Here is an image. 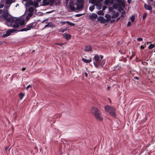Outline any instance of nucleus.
<instances>
[{
    "mask_svg": "<svg viewBox=\"0 0 155 155\" xmlns=\"http://www.w3.org/2000/svg\"><path fill=\"white\" fill-rule=\"evenodd\" d=\"M4 6V5L3 4H0V8H2Z\"/></svg>",
    "mask_w": 155,
    "mask_h": 155,
    "instance_id": "nucleus-46",
    "label": "nucleus"
},
{
    "mask_svg": "<svg viewBox=\"0 0 155 155\" xmlns=\"http://www.w3.org/2000/svg\"><path fill=\"white\" fill-rule=\"evenodd\" d=\"M120 18L119 17L117 19V21L119 20V19Z\"/></svg>",
    "mask_w": 155,
    "mask_h": 155,
    "instance_id": "nucleus-63",
    "label": "nucleus"
},
{
    "mask_svg": "<svg viewBox=\"0 0 155 155\" xmlns=\"http://www.w3.org/2000/svg\"><path fill=\"white\" fill-rule=\"evenodd\" d=\"M99 58V56L98 55H96L93 58L94 64L95 67L97 68H99V66L97 64Z\"/></svg>",
    "mask_w": 155,
    "mask_h": 155,
    "instance_id": "nucleus-8",
    "label": "nucleus"
},
{
    "mask_svg": "<svg viewBox=\"0 0 155 155\" xmlns=\"http://www.w3.org/2000/svg\"><path fill=\"white\" fill-rule=\"evenodd\" d=\"M117 0H105V2L106 4H113Z\"/></svg>",
    "mask_w": 155,
    "mask_h": 155,
    "instance_id": "nucleus-14",
    "label": "nucleus"
},
{
    "mask_svg": "<svg viewBox=\"0 0 155 155\" xmlns=\"http://www.w3.org/2000/svg\"><path fill=\"white\" fill-rule=\"evenodd\" d=\"M66 23H68L69 25L71 26H73L75 25L74 24V23L70 22L68 21H66Z\"/></svg>",
    "mask_w": 155,
    "mask_h": 155,
    "instance_id": "nucleus-30",
    "label": "nucleus"
},
{
    "mask_svg": "<svg viewBox=\"0 0 155 155\" xmlns=\"http://www.w3.org/2000/svg\"><path fill=\"white\" fill-rule=\"evenodd\" d=\"M96 8L98 9H100L102 8V4L101 3H97L96 5Z\"/></svg>",
    "mask_w": 155,
    "mask_h": 155,
    "instance_id": "nucleus-16",
    "label": "nucleus"
},
{
    "mask_svg": "<svg viewBox=\"0 0 155 155\" xmlns=\"http://www.w3.org/2000/svg\"><path fill=\"white\" fill-rule=\"evenodd\" d=\"M95 8V6L94 5H92L90 7L89 9L91 12H92Z\"/></svg>",
    "mask_w": 155,
    "mask_h": 155,
    "instance_id": "nucleus-24",
    "label": "nucleus"
},
{
    "mask_svg": "<svg viewBox=\"0 0 155 155\" xmlns=\"http://www.w3.org/2000/svg\"><path fill=\"white\" fill-rule=\"evenodd\" d=\"M82 15V14H78L76 15V17H80Z\"/></svg>",
    "mask_w": 155,
    "mask_h": 155,
    "instance_id": "nucleus-45",
    "label": "nucleus"
},
{
    "mask_svg": "<svg viewBox=\"0 0 155 155\" xmlns=\"http://www.w3.org/2000/svg\"><path fill=\"white\" fill-rule=\"evenodd\" d=\"M8 147H6L5 148V150H6V151H7V150H8Z\"/></svg>",
    "mask_w": 155,
    "mask_h": 155,
    "instance_id": "nucleus-57",
    "label": "nucleus"
},
{
    "mask_svg": "<svg viewBox=\"0 0 155 155\" xmlns=\"http://www.w3.org/2000/svg\"><path fill=\"white\" fill-rule=\"evenodd\" d=\"M34 2L32 1H30L28 2V4H29L30 5H33Z\"/></svg>",
    "mask_w": 155,
    "mask_h": 155,
    "instance_id": "nucleus-38",
    "label": "nucleus"
},
{
    "mask_svg": "<svg viewBox=\"0 0 155 155\" xmlns=\"http://www.w3.org/2000/svg\"><path fill=\"white\" fill-rule=\"evenodd\" d=\"M84 50L85 51H87V48H86L84 49Z\"/></svg>",
    "mask_w": 155,
    "mask_h": 155,
    "instance_id": "nucleus-61",
    "label": "nucleus"
},
{
    "mask_svg": "<svg viewBox=\"0 0 155 155\" xmlns=\"http://www.w3.org/2000/svg\"><path fill=\"white\" fill-rule=\"evenodd\" d=\"M33 25L34 24L33 23H31L30 24L28 25H27L26 27L23 28L19 30H17V32L18 31H26L28 30H31L32 28H33V27L34 26Z\"/></svg>",
    "mask_w": 155,
    "mask_h": 155,
    "instance_id": "nucleus-6",
    "label": "nucleus"
},
{
    "mask_svg": "<svg viewBox=\"0 0 155 155\" xmlns=\"http://www.w3.org/2000/svg\"><path fill=\"white\" fill-rule=\"evenodd\" d=\"M98 2H99L100 3L102 1H103V0H97Z\"/></svg>",
    "mask_w": 155,
    "mask_h": 155,
    "instance_id": "nucleus-53",
    "label": "nucleus"
},
{
    "mask_svg": "<svg viewBox=\"0 0 155 155\" xmlns=\"http://www.w3.org/2000/svg\"><path fill=\"white\" fill-rule=\"evenodd\" d=\"M104 109L105 111L108 112L112 117H115L116 116L115 109L114 107L107 105L104 107Z\"/></svg>",
    "mask_w": 155,
    "mask_h": 155,
    "instance_id": "nucleus-3",
    "label": "nucleus"
},
{
    "mask_svg": "<svg viewBox=\"0 0 155 155\" xmlns=\"http://www.w3.org/2000/svg\"><path fill=\"white\" fill-rule=\"evenodd\" d=\"M64 30H65V29H61L60 30V32H63L64 31Z\"/></svg>",
    "mask_w": 155,
    "mask_h": 155,
    "instance_id": "nucleus-47",
    "label": "nucleus"
},
{
    "mask_svg": "<svg viewBox=\"0 0 155 155\" xmlns=\"http://www.w3.org/2000/svg\"><path fill=\"white\" fill-rule=\"evenodd\" d=\"M85 76L86 77H87V73H86V72H85Z\"/></svg>",
    "mask_w": 155,
    "mask_h": 155,
    "instance_id": "nucleus-58",
    "label": "nucleus"
},
{
    "mask_svg": "<svg viewBox=\"0 0 155 155\" xmlns=\"http://www.w3.org/2000/svg\"><path fill=\"white\" fill-rule=\"evenodd\" d=\"M11 4H7L6 5H5V10H8V9L10 7Z\"/></svg>",
    "mask_w": 155,
    "mask_h": 155,
    "instance_id": "nucleus-29",
    "label": "nucleus"
},
{
    "mask_svg": "<svg viewBox=\"0 0 155 155\" xmlns=\"http://www.w3.org/2000/svg\"><path fill=\"white\" fill-rule=\"evenodd\" d=\"M154 47L155 45L154 44H151L149 46L148 48L149 49H151L154 48Z\"/></svg>",
    "mask_w": 155,
    "mask_h": 155,
    "instance_id": "nucleus-21",
    "label": "nucleus"
},
{
    "mask_svg": "<svg viewBox=\"0 0 155 155\" xmlns=\"http://www.w3.org/2000/svg\"><path fill=\"white\" fill-rule=\"evenodd\" d=\"M144 7L146 9L149 11L150 13H151L152 9V8L151 6L147 5L146 4H144Z\"/></svg>",
    "mask_w": 155,
    "mask_h": 155,
    "instance_id": "nucleus-12",
    "label": "nucleus"
},
{
    "mask_svg": "<svg viewBox=\"0 0 155 155\" xmlns=\"http://www.w3.org/2000/svg\"><path fill=\"white\" fill-rule=\"evenodd\" d=\"M118 8L119 5L116 4H114L113 7H108L109 12L108 13L106 14L105 15V17L106 19H105L102 16H100L97 18V20L100 21L101 23L109 22L110 21L111 18H115L118 16V14L115 12L114 10V8L117 9Z\"/></svg>",
    "mask_w": 155,
    "mask_h": 155,
    "instance_id": "nucleus-1",
    "label": "nucleus"
},
{
    "mask_svg": "<svg viewBox=\"0 0 155 155\" xmlns=\"http://www.w3.org/2000/svg\"><path fill=\"white\" fill-rule=\"evenodd\" d=\"M110 88V87L108 86V87L107 88L108 90H109Z\"/></svg>",
    "mask_w": 155,
    "mask_h": 155,
    "instance_id": "nucleus-62",
    "label": "nucleus"
},
{
    "mask_svg": "<svg viewBox=\"0 0 155 155\" xmlns=\"http://www.w3.org/2000/svg\"><path fill=\"white\" fill-rule=\"evenodd\" d=\"M25 21L24 20L20 19L17 20L15 21V24L12 25L14 28H17L19 27V25H22L24 24Z\"/></svg>",
    "mask_w": 155,
    "mask_h": 155,
    "instance_id": "nucleus-4",
    "label": "nucleus"
},
{
    "mask_svg": "<svg viewBox=\"0 0 155 155\" xmlns=\"http://www.w3.org/2000/svg\"><path fill=\"white\" fill-rule=\"evenodd\" d=\"M84 1L83 0H77L75 5H77L76 10H80L83 8Z\"/></svg>",
    "mask_w": 155,
    "mask_h": 155,
    "instance_id": "nucleus-5",
    "label": "nucleus"
},
{
    "mask_svg": "<svg viewBox=\"0 0 155 155\" xmlns=\"http://www.w3.org/2000/svg\"><path fill=\"white\" fill-rule=\"evenodd\" d=\"M17 31V30L14 29H10L6 31V34L2 35V37L3 38H5L11 35V33L16 32Z\"/></svg>",
    "mask_w": 155,
    "mask_h": 155,
    "instance_id": "nucleus-7",
    "label": "nucleus"
},
{
    "mask_svg": "<svg viewBox=\"0 0 155 155\" xmlns=\"http://www.w3.org/2000/svg\"><path fill=\"white\" fill-rule=\"evenodd\" d=\"M25 68H22V71H24L25 70Z\"/></svg>",
    "mask_w": 155,
    "mask_h": 155,
    "instance_id": "nucleus-54",
    "label": "nucleus"
},
{
    "mask_svg": "<svg viewBox=\"0 0 155 155\" xmlns=\"http://www.w3.org/2000/svg\"><path fill=\"white\" fill-rule=\"evenodd\" d=\"M130 20L132 22L134 21V16L132 15L130 18Z\"/></svg>",
    "mask_w": 155,
    "mask_h": 155,
    "instance_id": "nucleus-33",
    "label": "nucleus"
},
{
    "mask_svg": "<svg viewBox=\"0 0 155 155\" xmlns=\"http://www.w3.org/2000/svg\"><path fill=\"white\" fill-rule=\"evenodd\" d=\"M47 20V19H45V20H43V21H42V23H44V22H45V21H46V20Z\"/></svg>",
    "mask_w": 155,
    "mask_h": 155,
    "instance_id": "nucleus-56",
    "label": "nucleus"
},
{
    "mask_svg": "<svg viewBox=\"0 0 155 155\" xmlns=\"http://www.w3.org/2000/svg\"><path fill=\"white\" fill-rule=\"evenodd\" d=\"M151 2H153V0H149Z\"/></svg>",
    "mask_w": 155,
    "mask_h": 155,
    "instance_id": "nucleus-64",
    "label": "nucleus"
},
{
    "mask_svg": "<svg viewBox=\"0 0 155 155\" xmlns=\"http://www.w3.org/2000/svg\"><path fill=\"white\" fill-rule=\"evenodd\" d=\"M137 40L139 41H142L143 40V39L141 38H139L137 39Z\"/></svg>",
    "mask_w": 155,
    "mask_h": 155,
    "instance_id": "nucleus-37",
    "label": "nucleus"
},
{
    "mask_svg": "<svg viewBox=\"0 0 155 155\" xmlns=\"http://www.w3.org/2000/svg\"><path fill=\"white\" fill-rule=\"evenodd\" d=\"M82 61H84V62L87 63V59L84 58H82Z\"/></svg>",
    "mask_w": 155,
    "mask_h": 155,
    "instance_id": "nucleus-36",
    "label": "nucleus"
},
{
    "mask_svg": "<svg viewBox=\"0 0 155 155\" xmlns=\"http://www.w3.org/2000/svg\"><path fill=\"white\" fill-rule=\"evenodd\" d=\"M97 14L98 15H104L103 12L102 10H100V11H98L97 12Z\"/></svg>",
    "mask_w": 155,
    "mask_h": 155,
    "instance_id": "nucleus-23",
    "label": "nucleus"
},
{
    "mask_svg": "<svg viewBox=\"0 0 155 155\" xmlns=\"http://www.w3.org/2000/svg\"><path fill=\"white\" fill-rule=\"evenodd\" d=\"M105 60H99L98 61L97 64L99 66V68L100 66L101 67H103L105 63Z\"/></svg>",
    "mask_w": 155,
    "mask_h": 155,
    "instance_id": "nucleus-11",
    "label": "nucleus"
},
{
    "mask_svg": "<svg viewBox=\"0 0 155 155\" xmlns=\"http://www.w3.org/2000/svg\"><path fill=\"white\" fill-rule=\"evenodd\" d=\"M65 23H66V22L65 21H61V23L62 24H64Z\"/></svg>",
    "mask_w": 155,
    "mask_h": 155,
    "instance_id": "nucleus-48",
    "label": "nucleus"
},
{
    "mask_svg": "<svg viewBox=\"0 0 155 155\" xmlns=\"http://www.w3.org/2000/svg\"><path fill=\"white\" fill-rule=\"evenodd\" d=\"M69 9L70 10L72 11H74L75 10V8L72 5H70Z\"/></svg>",
    "mask_w": 155,
    "mask_h": 155,
    "instance_id": "nucleus-20",
    "label": "nucleus"
},
{
    "mask_svg": "<svg viewBox=\"0 0 155 155\" xmlns=\"http://www.w3.org/2000/svg\"><path fill=\"white\" fill-rule=\"evenodd\" d=\"M97 17V16L95 13H93L90 16L89 18L92 20H95Z\"/></svg>",
    "mask_w": 155,
    "mask_h": 155,
    "instance_id": "nucleus-13",
    "label": "nucleus"
},
{
    "mask_svg": "<svg viewBox=\"0 0 155 155\" xmlns=\"http://www.w3.org/2000/svg\"><path fill=\"white\" fill-rule=\"evenodd\" d=\"M144 63H146V64H147V62H144V63H143V62H142V63L143 64H144Z\"/></svg>",
    "mask_w": 155,
    "mask_h": 155,
    "instance_id": "nucleus-60",
    "label": "nucleus"
},
{
    "mask_svg": "<svg viewBox=\"0 0 155 155\" xmlns=\"http://www.w3.org/2000/svg\"><path fill=\"white\" fill-rule=\"evenodd\" d=\"M42 0H36L38 2H40Z\"/></svg>",
    "mask_w": 155,
    "mask_h": 155,
    "instance_id": "nucleus-59",
    "label": "nucleus"
},
{
    "mask_svg": "<svg viewBox=\"0 0 155 155\" xmlns=\"http://www.w3.org/2000/svg\"><path fill=\"white\" fill-rule=\"evenodd\" d=\"M117 2L119 5L124 6V3L122 0H117Z\"/></svg>",
    "mask_w": 155,
    "mask_h": 155,
    "instance_id": "nucleus-17",
    "label": "nucleus"
},
{
    "mask_svg": "<svg viewBox=\"0 0 155 155\" xmlns=\"http://www.w3.org/2000/svg\"><path fill=\"white\" fill-rule=\"evenodd\" d=\"M64 44L63 43H56L55 44L56 45H60L61 46H62L63 45H64Z\"/></svg>",
    "mask_w": 155,
    "mask_h": 155,
    "instance_id": "nucleus-43",
    "label": "nucleus"
},
{
    "mask_svg": "<svg viewBox=\"0 0 155 155\" xmlns=\"http://www.w3.org/2000/svg\"><path fill=\"white\" fill-rule=\"evenodd\" d=\"M33 5H34V6L35 7H38V3L36 2H34V3L33 4Z\"/></svg>",
    "mask_w": 155,
    "mask_h": 155,
    "instance_id": "nucleus-27",
    "label": "nucleus"
},
{
    "mask_svg": "<svg viewBox=\"0 0 155 155\" xmlns=\"http://www.w3.org/2000/svg\"><path fill=\"white\" fill-rule=\"evenodd\" d=\"M100 58H101V59H102L103 58V55H100Z\"/></svg>",
    "mask_w": 155,
    "mask_h": 155,
    "instance_id": "nucleus-52",
    "label": "nucleus"
},
{
    "mask_svg": "<svg viewBox=\"0 0 155 155\" xmlns=\"http://www.w3.org/2000/svg\"><path fill=\"white\" fill-rule=\"evenodd\" d=\"M14 0H6L5 3L6 4H11Z\"/></svg>",
    "mask_w": 155,
    "mask_h": 155,
    "instance_id": "nucleus-19",
    "label": "nucleus"
},
{
    "mask_svg": "<svg viewBox=\"0 0 155 155\" xmlns=\"http://www.w3.org/2000/svg\"><path fill=\"white\" fill-rule=\"evenodd\" d=\"M147 13H144L143 14V19H145L147 17Z\"/></svg>",
    "mask_w": 155,
    "mask_h": 155,
    "instance_id": "nucleus-34",
    "label": "nucleus"
},
{
    "mask_svg": "<svg viewBox=\"0 0 155 155\" xmlns=\"http://www.w3.org/2000/svg\"><path fill=\"white\" fill-rule=\"evenodd\" d=\"M125 12L124 11H122L121 13V15L120 16V17H124V15L125 14Z\"/></svg>",
    "mask_w": 155,
    "mask_h": 155,
    "instance_id": "nucleus-31",
    "label": "nucleus"
},
{
    "mask_svg": "<svg viewBox=\"0 0 155 155\" xmlns=\"http://www.w3.org/2000/svg\"><path fill=\"white\" fill-rule=\"evenodd\" d=\"M33 13L29 12V13L28 14V16L26 17V18L27 19H29V17H30L31 16L33 15Z\"/></svg>",
    "mask_w": 155,
    "mask_h": 155,
    "instance_id": "nucleus-26",
    "label": "nucleus"
},
{
    "mask_svg": "<svg viewBox=\"0 0 155 155\" xmlns=\"http://www.w3.org/2000/svg\"><path fill=\"white\" fill-rule=\"evenodd\" d=\"M34 8L32 7H31L29 8L28 10L29 12L33 13V12L34 11Z\"/></svg>",
    "mask_w": 155,
    "mask_h": 155,
    "instance_id": "nucleus-22",
    "label": "nucleus"
},
{
    "mask_svg": "<svg viewBox=\"0 0 155 155\" xmlns=\"http://www.w3.org/2000/svg\"><path fill=\"white\" fill-rule=\"evenodd\" d=\"M134 78L137 80H138L139 79V78L137 77H134Z\"/></svg>",
    "mask_w": 155,
    "mask_h": 155,
    "instance_id": "nucleus-50",
    "label": "nucleus"
},
{
    "mask_svg": "<svg viewBox=\"0 0 155 155\" xmlns=\"http://www.w3.org/2000/svg\"><path fill=\"white\" fill-rule=\"evenodd\" d=\"M91 59H88V63L91 62Z\"/></svg>",
    "mask_w": 155,
    "mask_h": 155,
    "instance_id": "nucleus-55",
    "label": "nucleus"
},
{
    "mask_svg": "<svg viewBox=\"0 0 155 155\" xmlns=\"http://www.w3.org/2000/svg\"><path fill=\"white\" fill-rule=\"evenodd\" d=\"M31 87L32 86L31 85H29L26 87V89L28 91L29 87Z\"/></svg>",
    "mask_w": 155,
    "mask_h": 155,
    "instance_id": "nucleus-39",
    "label": "nucleus"
},
{
    "mask_svg": "<svg viewBox=\"0 0 155 155\" xmlns=\"http://www.w3.org/2000/svg\"><path fill=\"white\" fill-rule=\"evenodd\" d=\"M92 110L93 111V113L96 119L99 121L102 120L103 118L101 116V112L96 107H92Z\"/></svg>",
    "mask_w": 155,
    "mask_h": 155,
    "instance_id": "nucleus-2",
    "label": "nucleus"
},
{
    "mask_svg": "<svg viewBox=\"0 0 155 155\" xmlns=\"http://www.w3.org/2000/svg\"><path fill=\"white\" fill-rule=\"evenodd\" d=\"M54 26V25L51 22H49L48 23V24L46 25L45 27V28H47V27H53Z\"/></svg>",
    "mask_w": 155,
    "mask_h": 155,
    "instance_id": "nucleus-18",
    "label": "nucleus"
},
{
    "mask_svg": "<svg viewBox=\"0 0 155 155\" xmlns=\"http://www.w3.org/2000/svg\"><path fill=\"white\" fill-rule=\"evenodd\" d=\"M63 37L67 40H68L71 38V35L70 34L64 33L63 34Z\"/></svg>",
    "mask_w": 155,
    "mask_h": 155,
    "instance_id": "nucleus-15",
    "label": "nucleus"
},
{
    "mask_svg": "<svg viewBox=\"0 0 155 155\" xmlns=\"http://www.w3.org/2000/svg\"><path fill=\"white\" fill-rule=\"evenodd\" d=\"M48 0H43V3L45 5H47L48 4Z\"/></svg>",
    "mask_w": 155,
    "mask_h": 155,
    "instance_id": "nucleus-32",
    "label": "nucleus"
},
{
    "mask_svg": "<svg viewBox=\"0 0 155 155\" xmlns=\"http://www.w3.org/2000/svg\"><path fill=\"white\" fill-rule=\"evenodd\" d=\"M51 3H54L55 2V0H48Z\"/></svg>",
    "mask_w": 155,
    "mask_h": 155,
    "instance_id": "nucleus-40",
    "label": "nucleus"
},
{
    "mask_svg": "<svg viewBox=\"0 0 155 155\" xmlns=\"http://www.w3.org/2000/svg\"><path fill=\"white\" fill-rule=\"evenodd\" d=\"M24 95V94L22 93H20L19 94V96L20 97V99L21 100L22 99Z\"/></svg>",
    "mask_w": 155,
    "mask_h": 155,
    "instance_id": "nucleus-25",
    "label": "nucleus"
},
{
    "mask_svg": "<svg viewBox=\"0 0 155 155\" xmlns=\"http://www.w3.org/2000/svg\"><path fill=\"white\" fill-rule=\"evenodd\" d=\"M131 22L130 21H129L127 24V26H130L131 25Z\"/></svg>",
    "mask_w": 155,
    "mask_h": 155,
    "instance_id": "nucleus-44",
    "label": "nucleus"
},
{
    "mask_svg": "<svg viewBox=\"0 0 155 155\" xmlns=\"http://www.w3.org/2000/svg\"><path fill=\"white\" fill-rule=\"evenodd\" d=\"M108 9V8H107L106 6H104L103 7L102 10H104L106 9ZM108 10L109 9H107Z\"/></svg>",
    "mask_w": 155,
    "mask_h": 155,
    "instance_id": "nucleus-41",
    "label": "nucleus"
},
{
    "mask_svg": "<svg viewBox=\"0 0 155 155\" xmlns=\"http://www.w3.org/2000/svg\"><path fill=\"white\" fill-rule=\"evenodd\" d=\"M74 4L73 2L72 1H71L69 2V5H73Z\"/></svg>",
    "mask_w": 155,
    "mask_h": 155,
    "instance_id": "nucleus-42",
    "label": "nucleus"
},
{
    "mask_svg": "<svg viewBox=\"0 0 155 155\" xmlns=\"http://www.w3.org/2000/svg\"><path fill=\"white\" fill-rule=\"evenodd\" d=\"M118 10L120 12H121V11H123V9L121 7H120L118 8Z\"/></svg>",
    "mask_w": 155,
    "mask_h": 155,
    "instance_id": "nucleus-35",
    "label": "nucleus"
},
{
    "mask_svg": "<svg viewBox=\"0 0 155 155\" xmlns=\"http://www.w3.org/2000/svg\"><path fill=\"white\" fill-rule=\"evenodd\" d=\"M127 2L128 3L130 4L131 2V0H127Z\"/></svg>",
    "mask_w": 155,
    "mask_h": 155,
    "instance_id": "nucleus-49",
    "label": "nucleus"
},
{
    "mask_svg": "<svg viewBox=\"0 0 155 155\" xmlns=\"http://www.w3.org/2000/svg\"><path fill=\"white\" fill-rule=\"evenodd\" d=\"M2 13V15L0 16V18H4L6 19L8 17V13L5 11H3L2 10H0V14Z\"/></svg>",
    "mask_w": 155,
    "mask_h": 155,
    "instance_id": "nucleus-9",
    "label": "nucleus"
},
{
    "mask_svg": "<svg viewBox=\"0 0 155 155\" xmlns=\"http://www.w3.org/2000/svg\"><path fill=\"white\" fill-rule=\"evenodd\" d=\"M144 48V47L143 46L141 45L140 46V48L141 49H143Z\"/></svg>",
    "mask_w": 155,
    "mask_h": 155,
    "instance_id": "nucleus-51",
    "label": "nucleus"
},
{
    "mask_svg": "<svg viewBox=\"0 0 155 155\" xmlns=\"http://www.w3.org/2000/svg\"><path fill=\"white\" fill-rule=\"evenodd\" d=\"M88 51H92V47L90 45H88Z\"/></svg>",
    "mask_w": 155,
    "mask_h": 155,
    "instance_id": "nucleus-28",
    "label": "nucleus"
},
{
    "mask_svg": "<svg viewBox=\"0 0 155 155\" xmlns=\"http://www.w3.org/2000/svg\"><path fill=\"white\" fill-rule=\"evenodd\" d=\"M6 20L7 25L8 26H9L11 25V24H9L8 23H13L14 22V19L11 17H8L6 19Z\"/></svg>",
    "mask_w": 155,
    "mask_h": 155,
    "instance_id": "nucleus-10",
    "label": "nucleus"
}]
</instances>
